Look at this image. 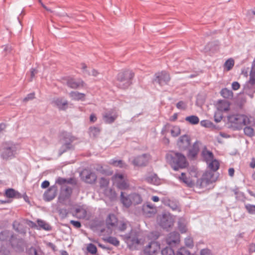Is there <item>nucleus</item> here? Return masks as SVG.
<instances>
[{"instance_id":"f03ea898","label":"nucleus","mask_w":255,"mask_h":255,"mask_svg":"<svg viewBox=\"0 0 255 255\" xmlns=\"http://www.w3.org/2000/svg\"><path fill=\"white\" fill-rule=\"evenodd\" d=\"M134 76V73L129 70L119 72L116 77V86L121 89H127L132 84Z\"/></svg>"},{"instance_id":"6e6d98bb","label":"nucleus","mask_w":255,"mask_h":255,"mask_svg":"<svg viewBox=\"0 0 255 255\" xmlns=\"http://www.w3.org/2000/svg\"><path fill=\"white\" fill-rule=\"evenodd\" d=\"M156 209L155 207L150 202H146L142 206V209Z\"/></svg>"},{"instance_id":"72a5a7b5","label":"nucleus","mask_w":255,"mask_h":255,"mask_svg":"<svg viewBox=\"0 0 255 255\" xmlns=\"http://www.w3.org/2000/svg\"><path fill=\"white\" fill-rule=\"evenodd\" d=\"M104 193L105 195L107 197H109L112 201L115 200L117 197V193L116 191L111 188L105 189Z\"/></svg>"},{"instance_id":"dca6fc26","label":"nucleus","mask_w":255,"mask_h":255,"mask_svg":"<svg viewBox=\"0 0 255 255\" xmlns=\"http://www.w3.org/2000/svg\"><path fill=\"white\" fill-rule=\"evenodd\" d=\"M180 241V235L176 232L170 233L166 238L167 244L171 246L179 244Z\"/></svg>"},{"instance_id":"09e8293b","label":"nucleus","mask_w":255,"mask_h":255,"mask_svg":"<svg viewBox=\"0 0 255 255\" xmlns=\"http://www.w3.org/2000/svg\"><path fill=\"white\" fill-rule=\"evenodd\" d=\"M175 255H190V253L185 248L182 247L178 250Z\"/></svg>"},{"instance_id":"79ce46f5","label":"nucleus","mask_w":255,"mask_h":255,"mask_svg":"<svg viewBox=\"0 0 255 255\" xmlns=\"http://www.w3.org/2000/svg\"><path fill=\"white\" fill-rule=\"evenodd\" d=\"M249 84H255V67L253 65L250 73Z\"/></svg>"},{"instance_id":"e2e57ef3","label":"nucleus","mask_w":255,"mask_h":255,"mask_svg":"<svg viewBox=\"0 0 255 255\" xmlns=\"http://www.w3.org/2000/svg\"><path fill=\"white\" fill-rule=\"evenodd\" d=\"M66 184L75 185L77 184V181L74 178H70L69 179H66Z\"/></svg>"},{"instance_id":"7ed1b4c3","label":"nucleus","mask_w":255,"mask_h":255,"mask_svg":"<svg viewBox=\"0 0 255 255\" xmlns=\"http://www.w3.org/2000/svg\"><path fill=\"white\" fill-rule=\"evenodd\" d=\"M59 137L60 140L63 141V143L59 149L60 156L69 150L75 149V146L72 143L77 140V138L73 136L72 133L62 130L59 133Z\"/></svg>"},{"instance_id":"5701e85b","label":"nucleus","mask_w":255,"mask_h":255,"mask_svg":"<svg viewBox=\"0 0 255 255\" xmlns=\"http://www.w3.org/2000/svg\"><path fill=\"white\" fill-rule=\"evenodd\" d=\"M243 93L253 98L255 93V84H249V81L247 82L244 85Z\"/></svg>"},{"instance_id":"5fc2aeb1","label":"nucleus","mask_w":255,"mask_h":255,"mask_svg":"<svg viewBox=\"0 0 255 255\" xmlns=\"http://www.w3.org/2000/svg\"><path fill=\"white\" fill-rule=\"evenodd\" d=\"M35 98V93L34 92L28 94L23 99V102H27L29 100Z\"/></svg>"},{"instance_id":"603ef678","label":"nucleus","mask_w":255,"mask_h":255,"mask_svg":"<svg viewBox=\"0 0 255 255\" xmlns=\"http://www.w3.org/2000/svg\"><path fill=\"white\" fill-rule=\"evenodd\" d=\"M185 244L189 248H192L194 246L193 241L191 237H187L185 239Z\"/></svg>"},{"instance_id":"0eeeda50","label":"nucleus","mask_w":255,"mask_h":255,"mask_svg":"<svg viewBox=\"0 0 255 255\" xmlns=\"http://www.w3.org/2000/svg\"><path fill=\"white\" fill-rule=\"evenodd\" d=\"M160 250V245L158 242L151 241L143 249L144 255H156Z\"/></svg>"},{"instance_id":"ddd939ff","label":"nucleus","mask_w":255,"mask_h":255,"mask_svg":"<svg viewBox=\"0 0 255 255\" xmlns=\"http://www.w3.org/2000/svg\"><path fill=\"white\" fill-rule=\"evenodd\" d=\"M118 117L117 112L111 109L103 114V118L106 124H111L115 122Z\"/></svg>"},{"instance_id":"a211bd4d","label":"nucleus","mask_w":255,"mask_h":255,"mask_svg":"<svg viewBox=\"0 0 255 255\" xmlns=\"http://www.w3.org/2000/svg\"><path fill=\"white\" fill-rule=\"evenodd\" d=\"M210 173H205L200 178L198 179L196 181V186L202 188L208 185L210 183Z\"/></svg>"},{"instance_id":"37998d69","label":"nucleus","mask_w":255,"mask_h":255,"mask_svg":"<svg viewBox=\"0 0 255 255\" xmlns=\"http://www.w3.org/2000/svg\"><path fill=\"white\" fill-rule=\"evenodd\" d=\"M234 60L233 59H228L224 64V67L227 71H230L234 65Z\"/></svg>"},{"instance_id":"a18cd8bd","label":"nucleus","mask_w":255,"mask_h":255,"mask_svg":"<svg viewBox=\"0 0 255 255\" xmlns=\"http://www.w3.org/2000/svg\"><path fill=\"white\" fill-rule=\"evenodd\" d=\"M232 191L236 195V198L237 199L244 196V193L240 191L239 188L238 187H236L235 188L233 189Z\"/></svg>"},{"instance_id":"393cba45","label":"nucleus","mask_w":255,"mask_h":255,"mask_svg":"<svg viewBox=\"0 0 255 255\" xmlns=\"http://www.w3.org/2000/svg\"><path fill=\"white\" fill-rule=\"evenodd\" d=\"M83 82L76 81L74 79H68L67 81L66 84L70 88L77 89L80 86H83Z\"/></svg>"},{"instance_id":"de8ad7c7","label":"nucleus","mask_w":255,"mask_h":255,"mask_svg":"<svg viewBox=\"0 0 255 255\" xmlns=\"http://www.w3.org/2000/svg\"><path fill=\"white\" fill-rule=\"evenodd\" d=\"M99 183L101 188L107 187L109 184V180L106 178L102 177L100 180Z\"/></svg>"},{"instance_id":"2eb2a0df","label":"nucleus","mask_w":255,"mask_h":255,"mask_svg":"<svg viewBox=\"0 0 255 255\" xmlns=\"http://www.w3.org/2000/svg\"><path fill=\"white\" fill-rule=\"evenodd\" d=\"M57 188L53 185L49 187L44 193L43 198L46 201H50L53 200L56 196Z\"/></svg>"},{"instance_id":"473e14b6","label":"nucleus","mask_w":255,"mask_h":255,"mask_svg":"<svg viewBox=\"0 0 255 255\" xmlns=\"http://www.w3.org/2000/svg\"><path fill=\"white\" fill-rule=\"evenodd\" d=\"M101 131V128L96 127H90L89 128V134L94 138L97 137Z\"/></svg>"},{"instance_id":"49530a36","label":"nucleus","mask_w":255,"mask_h":255,"mask_svg":"<svg viewBox=\"0 0 255 255\" xmlns=\"http://www.w3.org/2000/svg\"><path fill=\"white\" fill-rule=\"evenodd\" d=\"M180 128L178 126L173 127L172 129L171 130V134L172 136L176 137L180 134Z\"/></svg>"},{"instance_id":"0e129e2a","label":"nucleus","mask_w":255,"mask_h":255,"mask_svg":"<svg viewBox=\"0 0 255 255\" xmlns=\"http://www.w3.org/2000/svg\"><path fill=\"white\" fill-rule=\"evenodd\" d=\"M81 65V68L83 70V72L86 74H87L88 75H90V72L87 70V65L84 63H82L80 64Z\"/></svg>"},{"instance_id":"c03bdc74","label":"nucleus","mask_w":255,"mask_h":255,"mask_svg":"<svg viewBox=\"0 0 255 255\" xmlns=\"http://www.w3.org/2000/svg\"><path fill=\"white\" fill-rule=\"evenodd\" d=\"M162 255H175L173 249L169 247H166L161 251Z\"/></svg>"},{"instance_id":"c9c22d12","label":"nucleus","mask_w":255,"mask_h":255,"mask_svg":"<svg viewBox=\"0 0 255 255\" xmlns=\"http://www.w3.org/2000/svg\"><path fill=\"white\" fill-rule=\"evenodd\" d=\"M180 180L187 184L189 187H192L193 183L192 181L186 176L185 173L182 172L179 177Z\"/></svg>"},{"instance_id":"1a4fd4ad","label":"nucleus","mask_w":255,"mask_h":255,"mask_svg":"<svg viewBox=\"0 0 255 255\" xmlns=\"http://www.w3.org/2000/svg\"><path fill=\"white\" fill-rule=\"evenodd\" d=\"M113 180L117 187L120 189L125 190L129 187L128 183L125 180L122 174H115L113 177Z\"/></svg>"},{"instance_id":"6e6552de","label":"nucleus","mask_w":255,"mask_h":255,"mask_svg":"<svg viewBox=\"0 0 255 255\" xmlns=\"http://www.w3.org/2000/svg\"><path fill=\"white\" fill-rule=\"evenodd\" d=\"M200 144L201 142L197 140L190 148H188L187 156L190 160H194L196 159L200 151Z\"/></svg>"},{"instance_id":"ea45409f","label":"nucleus","mask_w":255,"mask_h":255,"mask_svg":"<svg viewBox=\"0 0 255 255\" xmlns=\"http://www.w3.org/2000/svg\"><path fill=\"white\" fill-rule=\"evenodd\" d=\"M118 219L114 214H110L106 220V223H118Z\"/></svg>"},{"instance_id":"20e7f679","label":"nucleus","mask_w":255,"mask_h":255,"mask_svg":"<svg viewBox=\"0 0 255 255\" xmlns=\"http://www.w3.org/2000/svg\"><path fill=\"white\" fill-rule=\"evenodd\" d=\"M229 121L235 125L236 129L240 130L242 128L243 126L250 124V121L248 117L244 115H233L228 117Z\"/></svg>"},{"instance_id":"7c9ffc66","label":"nucleus","mask_w":255,"mask_h":255,"mask_svg":"<svg viewBox=\"0 0 255 255\" xmlns=\"http://www.w3.org/2000/svg\"><path fill=\"white\" fill-rule=\"evenodd\" d=\"M70 97L74 100L84 101L85 95L78 92L72 91L70 93Z\"/></svg>"},{"instance_id":"58836bf2","label":"nucleus","mask_w":255,"mask_h":255,"mask_svg":"<svg viewBox=\"0 0 255 255\" xmlns=\"http://www.w3.org/2000/svg\"><path fill=\"white\" fill-rule=\"evenodd\" d=\"M244 133L246 135L252 137L255 135L254 129L250 126H247L244 128Z\"/></svg>"},{"instance_id":"412c9836","label":"nucleus","mask_w":255,"mask_h":255,"mask_svg":"<svg viewBox=\"0 0 255 255\" xmlns=\"http://www.w3.org/2000/svg\"><path fill=\"white\" fill-rule=\"evenodd\" d=\"M160 223H174V217L168 212H164L158 216Z\"/></svg>"},{"instance_id":"4c0bfd02","label":"nucleus","mask_w":255,"mask_h":255,"mask_svg":"<svg viewBox=\"0 0 255 255\" xmlns=\"http://www.w3.org/2000/svg\"><path fill=\"white\" fill-rule=\"evenodd\" d=\"M185 120L192 125H197L199 122V119L196 116H190L187 117Z\"/></svg>"},{"instance_id":"a19ab883","label":"nucleus","mask_w":255,"mask_h":255,"mask_svg":"<svg viewBox=\"0 0 255 255\" xmlns=\"http://www.w3.org/2000/svg\"><path fill=\"white\" fill-rule=\"evenodd\" d=\"M143 213L147 217H151L153 216L156 212V209H142Z\"/></svg>"},{"instance_id":"9b49d317","label":"nucleus","mask_w":255,"mask_h":255,"mask_svg":"<svg viewBox=\"0 0 255 255\" xmlns=\"http://www.w3.org/2000/svg\"><path fill=\"white\" fill-rule=\"evenodd\" d=\"M149 154L144 153L134 157L132 163L135 166H145L149 161Z\"/></svg>"},{"instance_id":"f704fd0d","label":"nucleus","mask_w":255,"mask_h":255,"mask_svg":"<svg viewBox=\"0 0 255 255\" xmlns=\"http://www.w3.org/2000/svg\"><path fill=\"white\" fill-rule=\"evenodd\" d=\"M110 164L116 167L120 168H126L127 165L122 160H116L112 159L110 161Z\"/></svg>"},{"instance_id":"b1692460","label":"nucleus","mask_w":255,"mask_h":255,"mask_svg":"<svg viewBox=\"0 0 255 255\" xmlns=\"http://www.w3.org/2000/svg\"><path fill=\"white\" fill-rule=\"evenodd\" d=\"M201 156L204 160L207 162L213 160L214 158V154L213 152L208 150L206 146H205L202 149Z\"/></svg>"},{"instance_id":"8fccbe9b","label":"nucleus","mask_w":255,"mask_h":255,"mask_svg":"<svg viewBox=\"0 0 255 255\" xmlns=\"http://www.w3.org/2000/svg\"><path fill=\"white\" fill-rule=\"evenodd\" d=\"M245 208L250 214H255V205L247 204L245 206Z\"/></svg>"},{"instance_id":"4468645a","label":"nucleus","mask_w":255,"mask_h":255,"mask_svg":"<svg viewBox=\"0 0 255 255\" xmlns=\"http://www.w3.org/2000/svg\"><path fill=\"white\" fill-rule=\"evenodd\" d=\"M126 237L127 243L130 248L138 245L140 243L138 239L137 232L136 231H131L129 234L126 235Z\"/></svg>"},{"instance_id":"4d7b16f0","label":"nucleus","mask_w":255,"mask_h":255,"mask_svg":"<svg viewBox=\"0 0 255 255\" xmlns=\"http://www.w3.org/2000/svg\"><path fill=\"white\" fill-rule=\"evenodd\" d=\"M56 183L60 185H62L66 184V179L59 177L56 180Z\"/></svg>"},{"instance_id":"cd10ccee","label":"nucleus","mask_w":255,"mask_h":255,"mask_svg":"<svg viewBox=\"0 0 255 255\" xmlns=\"http://www.w3.org/2000/svg\"><path fill=\"white\" fill-rule=\"evenodd\" d=\"M121 200L124 206L127 208L129 207L132 204L130 197L125 196L123 192L121 193Z\"/></svg>"},{"instance_id":"39448f33","label":"nucleus","mask_w":255,"mask_h":255,"mask_svg":"<svg viewBox=\"0 0 255 255\" xmlns=\"http://www.w3.org/2000/svg\"><path fill=\"white\" fill-rule=\"evenodd\" d=\"M170 80V77L169 74L166 71H163L155 74L153 82L157 83L160 86H163L168 84Z\"/></svg>"},{"instance_id":"f3484780","label":"nucleus","mask_w":255,"mask_h":255,"mask_svg":"<svg viewBox=\"0 0 255 255\" xmlns=\"http://www.w3.org/2000/svg\"><path fill=\"white\" fill-rule=\"evenodd\" d=\"M105 224H92L91 228L92 229L96 228V231L100 234L106 235H109L111 233V227H113L115 224H107V228H108V230L106 232V230L103 227V225Z\"/></svg>"},{"instance_id":"3c124183","label":"nucleus","mask_w":255,"mask_h":255,"mask_svg":"<svg viewBox=\"0 0 255 255\" xmlns=\"http://www.w3.org/2000/svg\"><path fill=\"white\" fill-rule=\"evenodd\" d=\"M87 251L92 254H95L97 252L96 247L92 244H90L87 247Z\"/></svg>"},{"instance_id":"680f3d73","label":"nucleus","mask_w":255,"mask_h":255,"mask_svg":"<svg viewBox=\"0 0 255 255\" xmlns=\"http://www.w3.org/2000/svg\"><path fill=\"white\" fill-rule=\"evenodd\" d=\"M178 229L181 233H184L187 231V228L185 224H179Z\"/></svg>"},{"instance_id":"9d476101","label":"nucleus","mask_w":255,"mask_h":255,"mask_svg":"<svg viewBox=\"0 0 255 255\" xmlns=\"http://www.w3.org/2000/svg\"><path fill=\"white\" fill-rule=\"evenodd\" d=\"M191 144L190 137L187 134L181 136L177 142V145L181 151H185Z\"/></svg>"},{"instance_id":"338daca9","label":"nucleus","mask_w":255,"mask_h":255,"mask_svg":"<svg viewBox=\"0 0 255 255\" xmlns=\"http://www.w3.org/2000/svg\"><path fill=\"white\" fill-rule=\"evenodd\" d=\"M37 73V71L34 68H31L30 69V79L29 81L31 82L32 81L33 78L34 77L35 75Z\"/></svg>"},{"instance_id":"774afa93","label":"nucleus","mask_w":255,"mask_h":255,"mask_svg":"<svg viewBox=\"0 0 255 255\" xmlns=\"http://www.w3.org/2000/svg\"><path fill=\"white\" fill-rule=\"evenodd\" d=\"M201 255H210V251L208 249H203L200 252Z\"/></svg>"},{"instance_id":"69168bd1","label":"nucleus","mask_w":255,"mask_h":255,"mask_svg":"<svg viewBox=\"0 0 255 255\" xmlns=\"http://www.w3.org/2000/svg\"><path fill=\"white\" fill-rule=\"evenodd\" d=\"M240 88V85L238 82H234L232 84V88L234 90H237Z\"/></svg>"},{"instance_id":"052dcab7","label":"nucleus","mask_w":255,"mask_h":255,"mask_svg":"<svg viewBox=\"0 0 255 255\" xmlns=\"http://www.w3.org/2000/svg\"><path fill=\"white\" fill-rule=\"evenodd\" d=\"M39 229H42L46 231H49L51 230V227L50 224H38Z\"/></svg>"},{"instance_id":"4be33fe9","label":"nucleus","mask_w":255,"mask_h":255,"mask_svg":"<svg viewBox=\"0 0 255 255\" xmlns=\"http://www.w3.org/2000/svg\"><path fill=\"white\" fill-rule=\"evenodd\" d=\"M4 196L9 198L20 199L22 198V195L13 188L6 189L4 193Z\"/></svg>"},{"instance_id":"c756f323","label":"nucleus","mask_w":255,"mask_h":255,"mask_svg":"<svg viewBox=\"0 0 255 255\" xmlns=\"http://www.w3.org/2000/svg\"><path fill=\"white\" fill-rule=\"evenodd\" d=\"M131 200V203L134 205H138L141 204L142 199L141 196L136 193H133L130 195Z\"/></svg>"},{"instance_id":"bf43d9fd","label":"nucleus","mask_w":255,"mask_h":255,"mask_svg":"<svg viewBox=\"0 0 255 255\" xmlns=\"http://www.w3.org/2000/svg\"><path fill=\"white\" fill-rule=\"evenodd\" d=\"M29 255H40L36 251L35 248H31L28 251Z\"/></svg>"},{"instance_id":"c85d7f7f","label":"nucleus","mask_w":255,"mask_h":255,"mask_svg":"<svg viewBox=\"0 0 255 255\" xmlns=\"http://www.w3.org/2000/svg\"><path fill=\"white\" fill-rule=\"evenodd\" d=\"M220 94L223 98L227 99H232L234 95L232 91L227 88L222 89L220 92Z\"/></svg>"},{"instance_id":"aec40b11","label":"nucleus","mask_w":255,"mask_h":255,"mask_svg":"<svg viewBox=\"0 0 255 255\" xmlns=\"http://www.w3.org/2000/svg\"><path fill=\"white\" fill-rule=\"evenodd\" d=\"M52 103L59 109V110L65 111L68 108V102L64 100L62 98L54 99Z\"/></svg>"},{"instance_id":"2f4dec72","label":"nucleus","mask_w":255,"mask_h":255,"mask_svg":"<svg viewBox=\"0 0 255 255\" xmlns=\"http://www.w3.org/2000/svg\"><path fill=\"white\" fill-rule=\"evenodd\" d=\"M97 179V176L95 173L90 172L85 176L84 181L85 182L92 184L95 183Z\"/></svg>"},{"instance_id":"6ab92c4d","label":"nucleus","mask_w":255,"mask_h":255,"mask_svg":"<svg viewBox=\"0 0 255 255\" xmlns=\"http://www.w3.org/2000/svg\"><path fill=\"white\" fill-rule=\"evenodd\" d=\"M74 215L80 219L89 220L90 216L87 210L82 207H79L75 209Z\"/></svg>"},{"instance_id":"f257e3e1","label":"nucleus","mask_w":255,"mask_h":255,"mask_svg":"<svg viewBox=\"0 0 255 255\" xmlns=\"http://www.w3.org/2000/svg\"><path fill=\"white\" fill-rule=\"evenodd\" d=\"M167 162L175 171L186 168L189 163L186 156L182 153L174 150L168 151L165 156Z\"/></svg>"},{"instance_id":"f8f14e48","label":"nucleus","mask_w":255,"mask_h":255,"mask_svg":"<svg viewBox=\"0 0 255 255\" xmlns=\"http://www.w3.org/2000/svg\"><path fill=\"white\" fill-rule=\"evenodd\" d=\"M0 240L2 241H8L13 248L15 247V243H19L16 238L8 231H4L0 233Z\"/></svg>"},{"instance_id":"13d9d810","label":"nucleus","mask_w":255,"mask_h":255,"mask_svg":"<svg viewBox=\"0 0 255 255\" xmlns=\"http://www.w3.org/2000/svg\"><path fill=\"white\" fill-rule=\"evenodd\" d=\"M176 107L178 109L185 110L186 105L183 101H180L176 104Z\"/></svg>"},{"instance_id":"423d86ee","label":"nucleus","mask_w":255,"mask_h":255,"mask_svg":"<svg viewBox=\"0 0 255 255\" xmlns=\"http://www.w3.org/2000/svg\"><path fill=\"white\" fill-rule=\"evenodd\" d=\"M17 150L16 145L11 144L9 146L5 147L1 153V157L5 160H8L15 157Z\"/></svg>"},{"instance_id":"a878e982","label":"nucleus","mask_w":255,"mask_h":255,"mask_svg":"<svg viewBox=\"0 0 255 255\" xmlns=\"http://www.w3.org/2000/svg\"><path fill=\"white\" fill-rule=\"evenodd\" d=\"M145 180L148 183L154 185H158L160 182V180L156 174H153L147 176L145 178Z\"/></svg>"},{"instance_id":"bb28decb","label":"nucleus","mask_w":255,"mask_h":255,"mask_svg":"<svg viewBox=\"0 0 255 255\" xmlns=\"http://www.w3.org/2000/svg\"><path fill=\"white\" fill-rule=\"evenodd\" d=\"M230 104L226 100H219L218 101V109L222 111H228L230 110Z\"/></svg>"},{"instance_id":"864d4df0","label":"nucleus","mask_w":255,"mask_h":255,"mask_svg":"<svg viewBox=\"0 0 255 255\" xmlns=\"http://www.w3.org/2000/svg\"><path fill=\"white\" fill-rule=\"evenodd\" d=\"M107 241L109 243L115 245V246H118L119 245V241L118 240V239L115 237H109L107 239Z\"/></svg>"},{"instance_id":"e433bc0d","label":"nucleus","mask_w":255,"mask_h":255,"mask_svg":"<svg viewBox=\"0 0 255 255\" xmlns=\"http://www.w3.org/2000/svg\"><path fill=\"white\" fill-rule=\"evenodd\" d=\"M220 163L216 159L212 160L209 164V167L211 170L215 172L219 168Z\"/></svg>"}]
</instances>
